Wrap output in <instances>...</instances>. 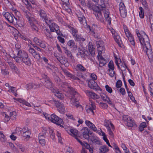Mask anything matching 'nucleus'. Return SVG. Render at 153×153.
I'll use <instances>...</instances> for the list:
<instances>
[{"label": "nucleus", "instance_id": "nucleus-48", "mask_svg": "<svg viewBox=\"0 0 153 153\" xmlns=\"http://www.w3.org/2000/svg\"><path fill=\"white\" fill-rule=\"evenodd\" d=\"M77 55L79 57H81L82 58H84L85 56L84 53L83 51L78 52Z\"/></svg>", "mask_w": 153, "mask_h": 153}, {"label": "nucleus", "instance_id": "nucleus-25", "mask_svg": "<svg viewBox=\"0 0 153 153\" xmlns=\"http://www.w3.org/2000/svg\"><path fill=\"white\" fill-rule=\"evenodd\" d=\"M116 42L120 46L122 43L121 39L117 33H115V35L113 36Z\"/></svg>", "mask_w": 153, "mask_h": 153}, {"label": "nucleus", "instance_id": "nucleus-33", "mask_svg": "<svg viewBox=\"0 0 153 153\" xmlns=\"http://www.w3.org/2000/svg\"><path fill=\"white\" fill-rule=\"evenodd\" d=\"M53 78L55 82L58 84H60L61 83V80L59 77L56 75L55 73H54L53 75Z\"/></svg>", "mask_w": 153, "mask_h": 153}, {"label": "nucleus", "instance_id": "nucleus-45", "mask_svg": "<svg viewBox=\"0 0 153 153\" xmlns=\"http://www.w3.org/2000/svg\"><path fill=\"white\" fill-rule=\"evenodd\" d=\"M40 59H39V60H37V61H41L42 62V60H43V61L45 62L46 63H48V60L45 57H42L40 55Z\"/></svg>", "mask_w": 153, "mask_h": 153}, {"label": "nucleus", "instance_id": "nucleus-61", "mask_svg": "<svg viewBox=\"0 0 153 153\" xmlns=\"http://www.w3.org/2000/svg\"><path fill=\"white\" fill-rule=\"evenodd\" d=\"M8 64L9 66L12 70H13L14 68H15L16 67L14 64L12 62H8Z\"/></svg>", "mask_w": 153, "mask_h": 153}, {"label": "nucleus", "instance_id": "nucleus-63", "mask_svg": "<svg viewBox=\"0 0 153 153\" xmlns=\"http://www.w3.org/2000/svg\"><path fill=\"white\" fill-rule=\"evenodd\" d=\"M100 106L103 108H106L108 106V105L105 103L100 102L99 103Z\"/></svg>", "mask_w": 153, "mask_h": 153}, {"label": "nucleus", "instance_id": "nucleus-7", "mask_svg": "<svg viewBox=\"0 0 153 153\" xmlns=\"http://www.w3.org/2000/svg\"><path fill=\"white\" fill-rule=\"evenodd\" d=\"M50 121L52 123H53L58 125L60 126L61 127H63V126L60 124L63 122L62 119L59 117L55 114H53L51 115Z\"/></svg>", "mask_w": 153, "mask_h": 153}, {"label": "nucleus", "instance_id": "nucleus-29", "mask_svg": "<svg viewBox=\"0 0 153 153\" xmlns=\"http://www.w3.org/2000/svg\"><path fill=\"white\" fill-rule=\"evenodd\" d=\"M135 124L134 121V120L131 117L128 118V120L127 121V126L131 127H132Z\"/></svg>", "mask_w": 153, "mask_h": 153}, {"label": "nucleus", "instance_id": "nucleus-52", "mask_svg": "<svg viewBox=\"0 0 153 153\" xmlns=\"http://www.w3.org/2000/svg\"><path fill=\"white\" fill-rule=\"evenodd\" d=\"M32 104L33 105V107L34 109H35L36 111H37L40 112H41L42 111V110L41 109L39 108L38 106H35V103L34 102H33Z\"/></svg>", "mask_w": 153, "mask_h": 153}, {"label": "nucleus", "instance_id": "nucleus-8", "mask_svg": "<svg viewBox=\"0 0 153 153\" xmlns=\"http://www.w3.org/2000/svg\"><path fill=\"white\" fill-rule=\"evenodd\" d=\"M62 87L63 88H68L67 95L73 92H75L76 91L72 87L70 86L68 83L66 82H62Z\"/></svg>", "mask_w": 153, "mask_h": 153}, {"label": "nucleus", "instance_id": "nucleus-36", "mask_svg": "<svg viewBox=\"0 0 153 153\" xmlns=\"http://www.w3.org/2000/svg\"><path fill=\"white\" fill-rule=\"evenodd\" d=\"M146 127V123L145 122H143L140 123L139 127V130L141 131H142L143 130L144 128Z\"/></svg>", "mask_w": 153, "mask_h": 153}, {"label": "nucleus", "instance_id": "nucleus-40", "mask_svg": "<svg viewBox=\"0 0 153 153\" xmlns=\"http://www.w3.org/2000/svg\"><path fill=\"white\" fill-rule=\"evenodd\" d=\"M139 10H140V12L139 13V16L141 18H143L144 16L143 9L142 7H140Z\"/></svg>", "mask_w": 153, "mask_h": 153}, {"label": "nucleus", "instance_id": "nucleus-59", "mask_svg": "<svg viewBox=\"0 0 153 153\" xmlns=\"http://www.w3.org/2000/svg\"><path fill=\"white\" fill-rule=\"evenodd\" d=\"M42 86L41 84H35L32 83V88L35 89L36 88H39Z\"/></svg>", "mask_w": 153, "mask_h": 153}, {"label": "nucleus", "instance_id": "nucleus-17", "mask_svg": "<svg viewBox=\"0 0 153 153\" xmlns=\"http://www.w3.org/2000/svg\"><path fill=\"white\" fill-rule=\"evenodd\" d=\"M68 46L71 48H72L74 50H76L77 48V46L73 40H69L67 43Z\"/></svg>", "mask_w": 153, "mask_h": 153}, {"label": "nucleus", "instance_id": "nucleus-9", "mask_svg": "<svg viewBox=\"0 0 153 153\" xmlns=\"http://www.w3.org/2000/svg\"><path fill=\"white\" fill-rule=\"evenodd\" d=\"M119 9L121 16L123 18L125 17L126 16L127 12L126 10V7L123 3H120Z\"/></svg>", "mask_w": 153, "mask_h": 153}, {"label": "nucleus", "instance_id": "nucleus-46", "mask_svg": "<svg viewBox=\"0 0 153 153\" xmlns=\"http://www.w3.org/2000/svg\"><path fill=\"white\" fill-rule=\"evenodd\" d=\"M5 136L2 131H0V140L2 142H4L5 141Z\"/></svg>", "mask_w": 153, "mask_h": 153}, {"label": "nucleus", "instance_id": "nucleus-37", "mask_svg": "<svg viewBox=\"0 0 153 153\" xmlns=\"http://www.w3.org/2000/svg\"><path fill=\"white\" fill-rule=\"evenodd\" d=\"M49 133L50 134V137L53 140L55 139V134L53 130L52 129H49Z\"/></svg>", "mask_w": 153, "mask_h": 153}, {"label": "nucleus", "instance_id": "nucleus-28", "mask_svg": "<svg viewBox=\"0 0 153 153\" xmlns=\"http://www.w3.org/2000/svg\"><path fill=\"white\" fill-rule=\"evenodd\" d=\"M99 150L100 153H105L109 151V149L108 147L106 146L103 145L101 146L100 147Z\"/></svg>", "mask_w": 153, "mask_h": 153}, {"label": "nucleus", "instance_id": "nucleus-3", "mask_svg": "<svg viewBox=\"0 0 153 153\" xmlns=\"http://www.w3.org/2000/svg\"><path fill=\"white\" fill-rule=\"evenodd\" d=\"M11 57L17 63H20L22 62L29 66L31 64V60L28 54L24 50H19L18 51L17 55H13Z\"/></svg>", "mask_w": 153, "mask_h": 153}, {"label": "nucleus", "instance_id": "nucleus-44", "mask_svg": "<svg viewBox=\"0 0 153 153\" xmlns=\"http://www.w3.org/2000/svg\"><path fill=\"white\" fill-rule=\"evenodd\" d=\"M39 143L42 146H44L45 143V138H42L41 137H39Z\"/></svg>", "mask_w": 153, "mask_h": 153}, {"label": "nucleus", "instance_id": "nucleus-54", "mask_svg": "<svg viewBox=\"0 0 153 153\" xmlns=\"http://www.w3.org/2000/svg\"><path fill=\"white\" fill-rule=\"evenodd\" d=\"M105 88L106 90L108 92L111 93L112 92V89L111 87H109L108 85H106L105 86Z\"/></svg>", "mask_w": 153, "mask_h": 153}, {"label": "nucleus", "instance_id": "nucleus-38", "mask_svg": "<svg viewBox=\"0 0 153 153\" xmlns=\"http://www.w3.org/2000/svg\"><path fill=\"white\" fill-rule=\"evenodd\" d=\"M31 134V132L29 131H27L23 132L22 134V136L24 137L27 138L30 137Z\"/></svg>", "mask_w": 153, "mask_h": 153}, {"label": "nucleus", "instance_id": "nucleus-20", "mask_svg": "<svg viewBox=\"0 0 153 153\" xmlns=\"http://www.w3.org/2000/svg\"><path fill=\"white\" fill-rule=\"evenodd\" d=\"M85 123L86 125L94 131L97 130V128L89 120H86Z\"/></svg>", "mask_w": 153, "mask_h": 153}, {"label": "nucleus", "instance_id": "nucleus-31", "mask_svg": "<svg viewBox=\"0 0 153 153\" xmlns=\"http://www.w3.org/2000/svg\"><path fill=\"white\" fill-rule=\"evenodd\" d=\"M77 17L78 19L81 24H82L83 22H86V20L83 15H80L79 16H77Z\"/></svg>", "mask_w": 153, "mask_h": 153}, {"label": "nucleus", "instance_id": "nucleus-24", "mask_svg": "<svg viewBox=\"0 0 153 153\" xmlns=\"http://www.w3.org/2000/svg\"><path fill=\"white\" fill-rule=\"evenodd\" d=\"M83 146H84L86 149L89 150V152L92 153L93 152V149L92 147H91L90 145L87 143L85 142H83L82 145Z\"/></svg>", "mask_w": 153, "mask_h": 153}, {"label": "nucleus", "instance_id": "nucleus-43", "mask_svg": "<svg viewBox=\"0 0 153 153\" xmlns=\"http://www.w3.org/2000/svg\"><path fill=\"white\" fill-rule=\"evenodd\" d=\"M18 147H19L21 151L22 152H24L25 150V148L22 144L18 143L16 144Z\"/></svg>", "mask_w": 153, "mask_h": 153}, {"label": "nucleus", "instance_id": "nucleus-51", "mask_svg": "<svg viewBox=\"0 0 153 153\" xmlns=\"http://www.w3.org/2000/svg\"><path fill=\"white\" fill-rule=\"evenodd\" d=\"M116 86L118 88H120L122 85V82L120 80H118L116 83Z\"/></svg>", "mask_w": 153, "mask_h": 153}, {"label": "nucleus", "instance_id": "nucleus-56", "mask_svg": "<svg viewBox=\"0 0 153 153\" xmlns=\"http://www.w3.org/2000/svg\"><path fill=\"white\" fill-rule=\"evenodd\" d=\"M69 77H70L71 79L75 80H79V79L77 77L75 76L74 75H73L72 74H70V75H69Z\"/></svg>", "mask_w": 153, "mask_h": 153}, {"label": "nucleus", "instance_id": "nucleus-15", "mask_svg": "<svg viewBox=\"0 0 153 153\" xmlns=\"http://www.w3.org/2000/svg\"><path fill=\"white\" fill-rule=\"evenodd\" d=\"M88 87L97 90L99 87L97 83L94 80H90L88 82Z\"/></svg>", "mask_w": 153, "mask_h": 153}, {"label": "nucleus", "instance_id": "nucleus-19", "mask_svg": "<svg viewBox=\"0 0 153 153\" xmlns=\"http://www.w3.org/2000/svg\"><path fill=\"white\" fill-rule=\"evenodd\" d=\"M88 50L91 55L93 56L95 53V48L94 46L92 45V43L89 42L88 44Z\"/></svg>", "mask_w": 153, "mask_h": 153}, {"label": "nucleus", "instance_id": "nucleus-35", "mask_svg": "<svg viewBox=\"0 0 153 153\" xmlns=\"http://www.w3.org/2000/svg\"><path fill=\"white\" fill-rule=\"evenodd\" d=\"M128 41L131 43V44L133 46H135V42L134 40V38L132 36V35H131L129 36L128 37H127Z\"/></svg>", "mask_w": 153, "mask_h": 153}, {"label": "nucleus", "instance_id": "nucleus-64", "mask_svg": "<svg viewBox=\"0 0 153 153\" xmlns=\"http://www.w3.org/2000/svg\"><path fill=\"white\" fill-rule=\"evenodd\" d=\"M149 22L151 25L153 24V16L152 15L149 16Z\"/></svg>", "mask_w": 153, "mask_h": 153}, {"label": "nucleus", "instance_id": "nucleus-50", "mask_svg": "<svg viewBox=\"0 0 153 153\" xmlns=\"http://www.w3.org/2000/svg\"><path fill=\"white\" fill-rule=\"evenodd\" d=\"M108 73L109 74V75L111 77H113L115 74V71L114 70H111L110 69L108 70Z\"/></svg>", "mask_w": 153, "mask_h": 153}, {"label": "nucleus", "instance_id": "nucleus-39", "mask_svg": "<svg viewBox=\"0 0 153 153\" xmlns=\"http://www.w3.org/2000/svg\"><path fill=\"white\" fill-rule=\"evenodd\" d=\"M108 67L109 69L111 70H114V63L112 61H111L108 64Z\"/></svg>", "mask_w": 153, "mask_h": 153}, {"label": "nucleus", "instance_id": "nucleus-1", "mask_svg": "<svg viewBox=\"0 0 153 153\" xmlns=\"http://www.w3.org/2000/svg\"><path fill=\"white\" fill-rule=\"evenodd\" d=\"M137 35L139 38L141 44L143 46V49L145 53H146L149 59L153 57V53L149 42V38L147 35L143 31L141 32Z\"/></svg>", "mask_w": 153, "mask_h": 153}, {"label": "nucleus", "instance_id": "nucleus-60", "mask_svg": "<svg viewBox=\"0 0 153 153\" xmlns=\"http://www.w3.org/2000/svg\"><path fill=\"white\" fill-rule=\"evenodd\" d=\"M55 30L56 33L58 35H59L60 36H63V34L60 31L59 29H56V28H54Z\"/></svg>", "mask_w": 153, "mask_h": 153}, {"label": "nucleus", "instance_id": "nucleus-55", "mask_svg": "<svg viewBox=\"0 0 153 153\" xmlns=\"http://www.w3.org/2000/svg\"><path fill=\"white\" fill-rule=\"evenodd\" d=\"M39 45L42 48L44 49H45L46 48V44L42 41L41 42Z\"/></svg>", "mask_w": 153, "mask_h": 153}, {"label": "nucleus", "instance_id": "nucleus-18", "mask_svg": "<svg viewBox=\"0 0 153 153\" xmlns=\"http://www.w3.org/2000/svg\"><path fill=\"white\" fill-rule=\"evenodd\" d=\"M89 104L91 105V106H90L89 107L86 109L88 113L91 111L93 114L94 113L93 110H95L96 108L95 103L92 100H91Z\"/></svg>", "mask_w": 153, "mask_h": 153}, {"label": "nucleus", "instance_id": "nucleus-16", "mask_svg": "<svg viewBox=\"0 0 153 153\" xmlns=\"http://www.w3.org/2000/svg\"><path fill=\"white\" fill-rule=\"evenodd\" d=\"M88 140L91 141L93 143H95L97 144H100L101 143L100 140L98 139V138L96 135L94 134L90 135L89 137L87 139Z\"/></svg>", "mask_w": 153, "mask_h": 153}, {"label": "nucleus", "instance_id": "nucleus-26", "mask_svg": "<svg viewBox=\"0 0 153 153\" xmlns=\"http://www.w3.org/2000/svg\"><path fill=\"white\" fill-rule=\"evenodd\" d=\"M76 68L77 70L81 72H84L87 71V69L81 64H77L76 66Z\"/></svg>", "mask_w": 153, "mask_h": 153}, {"label": "nucleus", "instance_id": "nucleus-30", "mask_svg": "<svg viewBox=\"0 0 153 153\" xmlns=\"http://www.w3.org/2000/svg\"><path fill=\"white\" fill-rule=\"evenodd\" d=\"M68 27L71 30V32L73 37L77 34L78 33V30L77 29L72 27L70 26H68Z\"/></svg>", "mask_w": 153, "mask_h": 153}, {"label": "nucleus", "instance_id": "nucleus-32", "mask_svg": "<svg viewBox=\"0 0 153 153\" xmlns=\"http://www.w3.org/2000/svg\"><path fill=\"white\" fill-rule=\"evenodd\" d=\"M56 91V93L55 94V95L58 98L60 99H62L64 98V95L63 94L60 93L58 91Z\"/></svg>", "mask_w": 153, "mask_h": 153}, {"label": "nucleus", "instance_id": "nucleus-58", "mask_svg": "<svg viewBox=\"0 0 153 153\" xmlns=\"http://www.w3.org/2000/svg\"><path fill=\"white\" fill-rule=\"evenodd\" d=\"M4 115H5L4 119V122H8L10 119V117L7 115L5 114H4L3 116H4Z\"/></svg>", "mask_w": 153, "mask_h": 153}, {"label": "nucleus", "instance_id": "nucleus-49", "mask_svg": "<svg viewBox=\"0 0 153 153\" xmlns=\"http://www.w3.org/2000/svg\"><path fill=\"white\" fill-rule=\"evenodd\" d=\"M149 90L151 93V95H153V82L151 83L149 85Z\"/></svg>", "mask_w": 153, "mask_h": 153}, {"label": "nucleus", "instance_id": "nucleus-6", "mask_svg": "<svg viewBox=\"0 0 153 153\" xmlns=\"http://www.w3.org/2000/svg\"><path fill=\"white\" fill-rule=\"evenodd\" d=\"M42 78L44 79L45 82L44 86L47 88L52 90L53 88L54 85L49 77L45 74H43L42 75Z\"/></svg>", "mask_w": 153, "mask_h": 153}, {"label": "nucleus", "instance_id": "nucleus-10", "mask_svg": "<svg viewBox=\"0 0 153 153\" xmlns=\"http://www.w3.org/2000/svg\"><path fill=\"white\" fill-rule=\"evenodd\" d=\"M28 51L35 59L36 60H39L40 59V54L36 51L33 48L30 47V48L28 49Z\"/></svg>", "mask_w": 153, "mask_h": 153}, {"label": "nucleus", "instance_id": "nucleus-27", "mask_svg": "<svg viewBox=\"0 0 153 153\" xmlns=\"http://www.w3.org/2000/svg\"><path fill=\"white\" fill-rule=\"evenodd\" d=\"M70 132L69 133L71 136L75 137L76 136H78L79 137V134L78 133V131L75 129H71L69 131Z\"/></svg>", "mask_w": 153, "mask_h": 153}, {"label": "nucleus", "instance_id": "nucleus-11", "mask_svg": "<svg viewBox=\"0 0 153 153\" xmlns=\"http://www.w3.org/2000/svg\"><path fill=\"white\" fill-rule=\"evenodd\" d=\"M55 104L58 108V110L61 113H64L65 111V107L61 102L53 100Z\"/></svg>", "mask_w": 153, "mask_h": 153}, {"label": "nucleus", "instance_id": "nucleus-12", "mask_svg": "<svg viewBox=\"0 0 153 153\" xmlns=\"http://www.w3.org/2000/svg\"><path fill=\"white\" fill-rule=\"evenodd\" d=\"M2 15L9 23H12V22L13 21V17H14L12 14L4 11L3 12Z\"/></svg>", "mask_w": 153, "mask_h": 153}, {"label": "nucleus", "instance_id": "nucleus-23", "mask_svg": "<svg viewBox=\"0 0 153 153\" xmlns=\"http://www.w3.org/2000/svg\"><path fill=\"white\" fill-rule=\"evenodd\" d=\"M38 13L42 19H46V17L47 16V14L45 11L42 9H40L38 11Z\"/></svg>", "mask_w": 153, "mask_h": 153}, {"label": "nucleus", "instance_id": "nucleus-62", "mask_svg": "<svg viewBox=\"0 0 153 153\" xmlns=\"http://www.w3.org/2000/svg\"><path fill=\"white\" fill-rule=\"evenodd\" d=\"M62 71L63 72L64 74H65L68 77L69 76L70 74V73L67 70L64 69H62Z\"/></svg>", "mask_w": 153, "mask_h": 153}, {"label": "nucleus", "instance_id": "nucleus-22", "mask_svg": "<svg viewBox=\"0 0 153 153\" xmlns=\"http://www.w3.org/2000/svg\"><path fill=\"white\" fill-rule=\"evenodd\" d=\"M98 59L100 60L99 66L100 67L104 66L107 62V60L102 56H99Z\"/></svg>", "mask_w": 153, "mask_h": 153}, {"label": "nucleus", "instance_id": "nucleus-53", "mask_svg": "<svg viewBox=\"0 0 153 153\" xmlns=\"http://www.w3.org/2000/svg\"><path fill=\"white\" fill-rule=\"evenodd\" d=\"M57 59L61 63H62V64H64L66 66H68V63L67 62V61L66 60H61L60 59H59L57 58Z\"/></svg>", "mask_w": 153, "mask_h": 153}, {"label": "nucleus", "instance_id": "nucleus-13", "mask_svg": "<svg viewBox=\"0 0 153 153\" xmlns=\"http://www.w3.org/2000/svg\"><path fill=\"white\" fill-rule=\"evenodd\" d=\"M81 132L82 133L83 137L85 139H88L90 135L91 134V133H89V130L87 127L83 128L81 130Z\"/></svg>", "mask_w": 153, "mask_h": 153}, {"label": "nucleus", "instance_id": "nucleus-57", "mask_svg": "<svg viewBox=\"0 0 153 153\" xmlns=\"http://www.w3.org/2000/svg\"><path fill=\"white\" fill-rule=\"evenodd\" d=\"M64 48V52L67 55L68 57L69 56H71V52L68 50L66 48Z\"/></svg>", "mask_w": 153, "mask_h": 153}, {"label": "nucleus", "instance_id": "nucleus-14", "mask_svg": "<svg viewBox=\"0 0 153 153\" xmlns=\"http://www.w3.org/2000/svg\"><path fill=\"white\" fill-rule=\"evenodd\" d=\"M84 92L87 95L94 99H97L100 98L99 96L94 92L88 90H84Z\"/></svg>", "mask_w": 153, "mask_h": 153}, {"label": "nucleus", "instance_id": "nucleus-47", "mask_svg": "<svg viewBox=\"0 0 153 153\" xmlns=\"http://www.w3.org/2000/svg\"><path fill=\"white\" fill-rule=\"evenodd\" d=\"M33 40L35 43L38 45H39L41 42L42 41L39 39L37 37H36L34 38Z\"/></svg>", "mask_w": 153, "mask_h": 153}, {"label": "nucleus", "instance_id": "nucleus-41", "mask_svg": "<svg viewBox=\"0 0 153 153\" xmlns=\"http://www.w3.org/2000/svg\"><path fill=\"white\" fill-rule=\"evenodd\" d=\"M100 96L101 99H102L105 102H106L107 100V99L109 98V97H107L105 94L104 93H101L100 94Z\"/></svg>", "mask_w": 153, "mask_h": 153}, {"label": "nucleus", "instance_id": "nucleus-42", "mask_svg": "<svg viewBox=\"0 0 153 153\" xmlns=\"http://www.w3.org/2000/svg\"><path fill=\"white\" fill-rule=\"evenodd\" d=\"M18 131H20L21 133H22V132H27V131H29L28 130V128L27 127H25L23 128V129L19 128H18L17 129Z\"/></svg>", "mask_w": 153, "mask_h": 153}, {"label": "nucleus", "instance_id": "nucleus-5", "mask_svg": "<svg viewBox=\"0 0 153 153\" xmlns=\"http://www.w3.org/2000/svg\"><path fill=\"white\" fill-rule=\"evenodd\" d=\"M24 15L30 23L32 30L33 31H37L38 30V28L33 22V18L32 16V14L28 11L27 10L24 11Z\"/></svg>", "mask_w": 153, "mask_h": 153}, {"label": "nucleus", "instance_id": "nucleus-34", "mask_svg": "<svg viewBox=\"0 0 153 153\" xmlns=\"http://www.w3.org/2000/svg\"><path fill=\"white\" fill-rule=\"evenodd\" d=\"M104 17L105 19H107L108 18L110 17V13L108 10L106 8L103 11Z\"/></svg>", "mask_w": 153, "mask_h": 153}, {"label": "nucleus", "instance_id": "nucleus-21", "mask_svg": "<svg viewBox=\"0 0 153 153\" xmlns=\"http://www.w3.org/2000/svg\"><path fill=\"white\" fill-rule=\"evenodd\" d=\"M75 40L76 41L83 42L85 40V39L83 37L81 34L78 33L73 36Z\"/></svg>", "mask_w": 153, "mask_h": 153}, {"label": "nucleus", "instance_id": "nucleus-2", "mask_svg": "<svg viewBox=\"0 0 153 153\" xmlns=\"http://www.w3.org/2000/svg\"><path fill=\"white\" fill-rule=\"evenodd\" d=\"M87 6L89 9L93 10V13L95 15L97 20L102 22H104V19L102 15L101 11L103 12L106 7H105L103 5L100 4L97 6L94 3L90 2L87 4Z\"/></svg>", "mask_w": 153, "mask_h": 153}, {"label": "nucleus", "instance_id": "nucleus-4", "mask_svg": "<svg viewBox=\"0 0 153 153\" xmlns=\"http://www.w3.org/2000/svg\"><path fill=\"white\" fill-rule=\"evenodd\" d=\"M68 97L71 99V105L73 106H76L77 107L79 106V103L78 101V97H79V94L76 91L75 92L67 95Z\"/></svg>", "mask_w": 153, "mask_h": 153}]
</instances>
